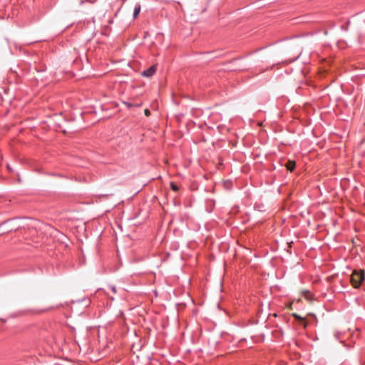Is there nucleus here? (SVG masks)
<instances>
[{
	"label": "nucleus",
	"mask_w": 365,
	"mask_h": 365,
	"mask_svg": "<svg viewBox=\"0 0 365 365\" xmlns=\"http://www.w3.org/2000/svg\"><path fill=\"white\" fill-rule=\"evenodd\" d=\"M170 188L172 189V190L173 191H178L179 190V187L177 185H175L173 182H170Z\"/></svg>",
	"instance_id": "39448f33"
},
{
	"label": "nucleus",
	"mask_w": 365,
	"mask_h": 365,
	"mask_svg": "<svg viewBox=\"0 0 365 365\" xmlns=\"http://www.w3.org/2000/svg\"><path fill=\"white\" fill-rule=\"evenodd\" d=\"M296 166V163L294 160H289L286 164V168L288 170L292 172Z\"/></svg>",
	"instance_id": "7ed1b4c3"
},
{
	"label": "nucleus",
	"mask_w": 365,
	"mask_h": 365,
	"mask_svg": "<svg viewBox=\"0 0 365 365\" xmlns=\"http://www.w3.org/2000/svg\"><path fill=\"white\" fill-rule=\"evenodd\" d=\"M292 316L296 319H299V320H304V319L300 317L299 314H296V313H294L292 314Z\"/></svg>",
	"instance_id": "0eeeda50"
},
{
	"label": "nucleus",
	"mask_w": 365,
	"mask_h": 365,
	"mask_svg": "<svg viewBox=\"0 0 365 365\" xmlns=\"http://www.w3.org/2000/svg\"><path fill=\"white\" fill-rule=\"evenodd\" d=\"M144 113H145V115L146 116H150V111L148 109H145Z\"/></svg>",
	"instance_id": "6e6552de"
},
{
	"label": "nucleus",
	"mask_w": 365,
	"mask_h": 365,
	"mask_svg": "<svg viewBox=\"0 0 365 365\" xmlns=\"http://www.w3.org/2000/svg\"><path fill=\"white\" fill-rule=\"evenodd\" d=\"M111 290L113 292H116V288L113 286V287H111Z\"/></svg>",
	"instance_id": "1a4fd4ad"
},
{
	"label": "nucleus",
	"mask_w": 365,
	"mask_h": 365,
	"mask_svg": "<svg viewBox=\"0 0 365 365\" xmlns=\"http://www.w3.org/2000/svg\"><path fill=\"white\" fill-rule=\"evenodd\" d=\"M140 11V5L139 4H137L134 8L133 17L136 18L138 16V15L139 14Z\"/></svg>",
	"instance_id": "20e7f679"
},
{
	"label": "nucleus",
	"mask_w": 365,
	"mask_h": 365,
	"mask_svg": "<svg viewBox=\"0 0 365 365\" xmlns=\"http://www.w3.org/2000/svg\"><path fill=\"white\" fill-rule=\"evenodd\" d=\"M156 72V66H151L148 69L143 71L142 75L145 77H151Z\"/></svg>",
	"instance_id": "f03ea898"
},
{
	"label": "nucleus",
	"mask_w": 365,
	"mask_h": 365,
	"mask_svg": "<svg viewBox=\"0 0 365 365\" xmlns=\"http://www.w3.org/2000/svg\"><path fill=\"white\" fill-rule=\"evenodd\" d=\"M365 279V273L363 269L354 270L351 275V282L354 288H359Z\"/></svg>",
	"instance_id": "f257e3e1"
},
{
	"label": "nucleus",
	"mask_w": 365,
	"mask_h": 365,
	"mask_svg": "<svg viewBox=\"0 0 365 365\" xmlns=\"http://www.w3.org/2000/svg\"><path fill=\"white\" fill-rule=\"evenodd\" d=\"M124 104L128 107V108H131V107H138V106H140L141 104H133V103H129V102H124Z\"/></svg>",
	"instance_id": "423d86ee"
}]
</instances>
